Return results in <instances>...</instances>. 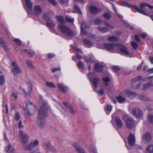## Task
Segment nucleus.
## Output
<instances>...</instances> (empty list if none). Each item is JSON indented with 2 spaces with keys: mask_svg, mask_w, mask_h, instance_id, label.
Segmentation results:
<instances>
[{
  "mask_svg": "<svg viewBox=\"0 0 153 153\" xmlns=\"http://www.w3.org/2000/svg\"><path fill=\"white\" fill-rule=\"evenodd\" d=\"M44 147L45 150L47 151H49L53 150V147H52L51 144L50 143H48L45 144L44 145Z\"/></svg>",
  "mask_w": 153,
  "mask_h": 153,
  "instance_id": "obj_26",
  "label": "nucleus"
},
{
  "mask_svg": "<svg viewBox=\"0 0 153 153\" xmlns=\"http://www.w3.org/2000/svg\"><path fill=\"white\" fill-rule=\"evenodd\" d=\"M107 39L108 41L112 42H115L118 40L117 38L114 36L108 37Z\"/></svg>",
  "mask_w": 153,
  "mask_h": 153,
  "instance_id": "obj_38",
  "label": "nucleus"
},
{
  "mask_svg": "<svg viewBox=\"0 0 153 153\" xmlns=\"http://www.w3.org/2000/svg\"><path fill=\"white\" fill-rule=\"evenodd\" d=\"M57 88L59 90L64 93L66 92L68 90V88L62 83H58Z\"/></svg>",
  "mask_w": 153,
  "mask_h": 153,
  "instance_id": "obj_17",
  "label": "nucleus"
},
{
  "mask_svg": "<svg viewBox=\"0 0 153 153\" xmlns=\"http://www.w3.org/2000/svg\"><path fill=\"white\" fill-rule=\"evenodd\" d=\"M116 99L120 103H123L126 101V99L120 95H119L116 97Z\"/></svg>",
  "mask_w": 153,
  "mask_h": 153,
  "instance_id": "obj_23",
  "label": "nucleus"
},
{
  "mask_svg": "<svg viewBox=\"0 0 153 153\" xmlns=\"http://www.w3.org/2000/svg\"><path fill=\"white\" fill-rule=\"evenodd\" d=\"M67 108L69 112L72 114H74L76 113V111L74 109L73 107L71 105H69L67 107Z\"/></svg>",
  "mask_w": 153,
  "mask_h": 153,
  "instance_id": "obj_35",
  "label": "nucleus"
},
{
  "mask_svg": "<svg viewBox=\"0 0 153 153\" xmlns=\"http://www.w3.org/2000/svg\"><path fill=\"white\" fill-rule=\"evenodd\" d=\"M145 79H143L141 76H139L136 77L132 79L131 81L133 82H136L139 81L141 80H145Z\"/></svg>",
  "mask_w": 153,
  "mask_h": 153,
  "instance_id": "obj_33",
  "label": "nucleus"
},
{
  "mask_svg": "<svg viewBox=\"0 0 153 153\" xmlns=\"http://www.w3.org/2000/svg\"><path fill=\"white\" fill-rule=\"evenodd\" d=\"M4 82V78L3 75H1L0 76V84L2 85Z\"/></svg>",
  "mask_w": 153,
  "mask_h": 153,
  "instance_id": "obj_48",
  "label": "nucleus"
},
{
  "mask_svg": "<svg viewBox=\"0 0 153 153\" xmlns=\"http://www.w3.org/2000/svg\"><path fill=\"white\" fill-rule=\"evenodd\" d=\"M152 87L149 82L144 84L143 85V87L142 88V89L145 90L146 89L149 88V87Z\"/></svg>",
  "mask_w": 153,
  "mask_h": 153,
  "instance_id": "obj_40",
  "label": "nucleus"
},
{
  "mask_svg": "<svg viewBox=\"0 0 153 153\" xmlns=\"http://www.w3.org/2000/svg\"><path fill=\"white\" fill-rule=\"evenodd\" d=\"M26 4L28 10H32L33 4L30 0L26 1Z\"/></svg>",
  "mask_w": 153,
  "mask_h": 153,
  "instance_id": "obj_37",
  "label": "nucleus"
},
{
  "mask_svg": "<svg viewBox=\"0 0 153 153\" xmlns=\"http://www.w3.org/2000/svg\"><path fill=\"white\" fill-rule=\"evenodd\" d=\"M62 4H66L68 3V0H58Z\"/></svg>",
  "mask_w": 153,
  "mask_h": 153,
  "instance_id": "obj_59",
  "label": "nucleus"
},
{
  "mask_svg": "<svg viewBox=\"0 0 153 153\" xmlns=\"http://www.w3.org/2000/svg\"><path fill=\"white\" fill-rule=\"evenodd\" d=\"M0 45L5 50H7V46L6 45L5 42L3 39L1 37L0 38Z\"/></svg>",
  "mask_w": 153,
  "mask_h": 153,
  "instance_id": "obj_29",
  "label": "nucleus"
},
{
  "mask_svg": "<svg viewBox=\"0 0 153 153\" xmlns=\"http://www.w3.org/2000/svg\"><path fill=\"white\" fill-rule=\"evenodd\" d=\"M138 98L140 100L145 101H150V99L147 96L143 94H140L138 96Z\"/></svg>",
  "mask_w": 153,
  "mask_h": 153,
  "instance_id": "obj_22",
  "label": "nucleus"
},
{
  "mask_svg": "<svg viewBox=\"0 0 153 153\" xmlns=\"http://www.w3.org/2000/svg\"><path fill=\"white\" fill-rule=\"evenodd\" d=\"M99 80V78L97 77H95L92 80L93 84L95 88L97 87V83Z\"/></svg>",
  "mask_w": 153,
  "mask_h": 153,
  "instance_id": "obj_36",
  "label": "nucleus"
},
{
  "mask_svg": "<svg viewBox=\"0 0 153 153\" xmlns=\"http://www.w3.org/2000/svg\"><path fill=\"white\" fill-rule=\"evenodd\" d=\"M26 63L30 68H34V66L32 62L31 61L27 60L26 61Z\"/></svg>",
  "mask_w": 153,
  "mask_h": 153,
  "instance_id": "obj_49",
  "label": "nucleus"
},
{
  "mask_svg": "<svg viewBox=\"0 0 153 153\" xmlns=\"http://www.w3.org/2000/svg\"><path fill=\"white\" fill-rule=\"evenodd\" d=\"M11 71L13 73L14 75L20 73L22 72L21 68L18 66L13 67Z\"/></svg>",
  "mask_w": 153,
  "mask_h": 153,
  "instance_id": "obj_19",
  "label": "nucleus"
},
{
  "mask_svg": "<svg viewBox=\"0 0 153 153\" xmlns=\"http://www.w3.org/2000/svg\"><path fill=\"white\" fill-rule=\"evenodd\" d=\"M60 28V31L63 33L66 34L70 39L72 38L74 36L73 32L70 28L64 25H58Z\"/></svg>",
  "mask_w": 153,
  "mask_h": 153,
  "instance_id": "obj_2",
  "label": "nucleus"
},
{
  "mask_svg": "<svg viewBox=\"0 0 153 153\" xmlns=\"http://www.w3.org/2000/svg\"><path fill=\"white\" fill-rule=\"evenodd\" d=\"M112 120H115L117 127L119 128H121L123 126V123L120 117L115 115L114 114L112 116Z\"/></svg>",
  "mask_w": 153,
  "mask_h": 153,
  "instance_id": "obj_7",
  "label": "nucleus"
},
{
  "mask_svg": "<svg viewBox=\"0 0 153 153\" xmlns=\"http://www.w3.org/2000/svg\"><path fill=\"white\" fill-rule=\"evenodd\" d=\"M128 143L131 146H133L135 143V138L134 134H129L128 138Z\"/></svg>",
  "mask_w": 153,
  "mask_h": 153,
  "instance_id": "obj_13",
  "label": "nucleus"
},
{
  "mask_svg": "<svg viewBox=\"0 0 153 153\" xmlns=\"http://www.w3.org/2000/svg\"><path fill=\"white\" fill-rule=\"evenodd\" d=\"M40 107L39 110L38 117L36 121L37 125L41 128H43L46 125L44 120L48 116L47 111L48 108L47 103L42 98L39 99Z\"/></svg>",
  "mask_w": 153,
  "mask_h": 153,
  "instance_id": "obj_1",
  "label": "nucleus"
},
{
  "mask_svg": "<svg viewBox=\"0 0 153 153\" xmlns=\"http://www.w3.org/2000/svg\"><path fill=\"white\" fill-rule=\"evenodd\" d=\"M46 85L50 88H56L55 85L52 82H46Z\"/></svg>",
  "mask_w": 153,
  "mask_h": 153,
  "instance_id": "obj_41",
  "label": "nucleus"
},
{
  "mask_svg": "<svg viewBox=\"0 0 153 153\" xmlns=\"http://www.w3.org/2000/svg\"><path fill=\"white\" fill-rule=\"evenodd\" d=\"M39 144V141L38 140H35L33 142H31L28 146L24 148V149L25 150H31L34 148L38 145Z\"/></svg>",
  "mask_w": 153,
  "mask_h": 153,
  "instance_id": "obj_11",
  "label": "nucleus"
},
{
  "mask_svg": "<svg viewBox=\"0 0 153 153\" xmlns=\"http://www.w3.org/2000/svg\"><path fill=\"white\" fill-rule=\"evenodd\" d=\"M74 51H76V53H78L81 52V50L76 47L74 48Z\"/></svg>",
  "mask_w": 153,
  "mask_h": 153,
  "instance_id": "obj_64",
  "label": "nucleus"
},
{
  "mask_svg": "<svg viewBox=\"0 0 153 153\" xmlns=\"http://www.w3.org/2000/svg\"><path fill=\"white\" fill-rule=\"evenodd\" d=\"M123 94L124 95L131 99L135 97L137 95L135 92L129 90L124 91Z\"/></svg>",
  "mask_w": 153,
  "mask_h": 153,
  "instance_id": "obj_9",
  "label": "nucleus"
},
{
  "mask_svg": "<svg viewBox=\"0 0 153 153\" xmlns=\"http://www.w3.org/2000/svg\"><path fill=\"white\" fill-rule=\"evenodd\" d=\"M20 116L18 113L15 114V119L16 121L18 120L20 118Z\"/></svg>",
  "mask_w": 153,
  "mask_h": 153,
  "instance_id": "obj_56",
  "label": "nucleus"
},
{
  "mask_svg": "<svg viewBox=\"0 0 153 153\" xmlns=\"http://www.w3.org/2000/svg\"><path fill=\"white\" fill-rule=\"evenodd\" d=\"M85 44L87 45V47H91L93 45L92 42L88 40L84 39L83 40Z\"/></svg>",
  "mask_w": 153,
  "mask_h": 153,
  "instance_id": "obj_32",
  "label": "nucleus"
},
{
  "mask_svg": "<svg viewBox=\"0 0 153 153\" xmlns=\"http://www.w3.org/2000/svg\"><path fill=\"white\" fill-rule=\"evenodd\" d=\"M56 18L60 25H62V24L65 23V21L63 17L61 16H56Z\"/></svg>",
  "mask_w": 153,
  "mask_h": 153,
  "instance_id": "obj_25",
  "label": "nucleus"
},
{
  "mask_svg": "<svg viewBox=\"0 0 153 153\" xmlns=\"http://www.w3.org/2000/svg\"><path fill=\"white\" fill-rule=\"evenodd\" d=\"M121 5L122 6L127 7L130 8H131V7H133V5H130L128 4L127 3L124 1H123L122 2Z\"/></svg>",
  "mask_w": 153,
  "mask_h": 153,
  "instance_id": "obj_42",
  "label": "nucleus"
},
{
  "mask_svg": "<svg viewBox=\"0 0 153 153\" xmlns=\"http://www.w3.org/2000/svg\"><path fill=\"white\" fill-rule=\"evenodd\" d=\"M103 67L102 65L97 63L95 65L94 69L95 71L97 72H101L102 71Z\"/></svg>",
  "mask_w": 153,
  "mask_h": 153,
  "instance_id": "obj_20",
  "label": "nucleus"
},
{
  "mask_svg": "<svg viewBox=\"0 0 153 153\" xmlns=\"http://www.w3.org/2000/svg\"><path fill=\"white\" fill-rule=\"evenodd\" d=\"M74 9H75L77 11V13L81 14H82L80 8L79 7H78L76 5H75L74 6Z\"/></svg>",
  "mask_w": 153,
  "mask_h": 153,
  "instance_id": "obj_50",
  "label": "nucleus"
},
{
  "mask_svg": "<svg viewBox=\"0 0 153 153\" xmlns=\"http://www.w3.org/2000/svg\"><path fill=\"white\" fill-rule=\"evenodd\" d=\"M19 134L21 143L24 145L27 144L30 138L29 136L21 130L19 131Z\"/></svg>",
  "mask_w": 153,
  "mask_h": 153,
  "instance_id": "obj_4",
  "label": "nucleus"
},
{
  "mask_svg": "<svg viewBox=\"0 0 153 153\" xmlns=\"http://www.w3.org/2000/svg\"><path fill=\"white\" fill-rule=\"evenodd\" d=\"M135 9L136 10L137 12L138 13H140L141 14H142L143 15H144L146 16H147L149 17H150L152 20L153 21V15H148L142 9H140L138 7H135V6H134Z\"/></svg>",
  "mask_w": 153,
  "mask_h": 153,
  "instance_id": "obj_18",
  "label": "nucleus"
},
{
  "mask_svg": "<svg viewBox=\"0 0 153 153\" xmlns=\"http://www.w3.org/2000/svg\"><path fill=\"white\" fill-rule=\"evenodd\" d=\"M18 127L19 129L23 128H24V126L22 125V123L21 120L19 121V122Z\"/></svg>",
  "mask_w": 153,
  "mask_h": 153,
  "instance_id": "obj_58",
  "label": "nucleus"
},
{
  "mask_svg": "<svg viewBox=\"0 0 153 153\" xmlns=\"http://www.w3.org/2000/svg\"><path fill=\"white\" fill-rule=\"evenodd\" d=\"M14 149V148L11 145L8 144L5 149V151L6 152L10 153L12 152Z\"/></svg>",
  "mask_w": 153,
  "mask_h": 153,
  "instance_id": "obj_30",
  "label": "nucleus"
},
{
  "mask_svg": "<svg viewBox=\"0 0 153 153\" xmlns=\"http://www.w3.org/2000/svg\"><path fill=\"white\" fill-rule=\"evenodd\" d=\"M77 65L80 68L82 69H83L84 68L83 63L81 61H79V62L77 64Z\"/></svg>",
  "mask_w": 153,
  "mask_h": 153,
  "instance_id": "obj_55",
  "label": "nucleus"
},
{
  "mask_svg": "<svg viewBox=\"0 0 153 153\" xmlns=\"http://www.w3.org/2000/svg\"><path fill=\"white\" fill-rule=\"evenodd\" d=\"M134 38L135 39L137 42H139L140 41V39L139 38V36L137 35H134Z\"/></svg>",
  "mask_w": 153,
  "mask_h": 153,
  "instance_id": "obj_62",
  "label": "nucleus"
},
{
  "mask_svg": "<svg viewBox=\"0 0 153 153\" xmlns=\"http://www.w3.org/2000/svg\"><path fill=\"white\" fill-rule=\"evenodd\" d=\"M135 149L137 151H139L140 150H142V148L140 147V146L138 145H136L135 146Z\"/></svg>",
  "mask_w": 153,
  "mask_h": 153,
  "instance_id": "obj_60",
  "label": "nucleus"
},
{
  "mask_svg": "<svg viewBox=\"0 0 153 153\" xmlns=\"http://www.w3.org/2000/svg\"><path fill=\"white\" fill-rule=\"evenodd\" d=\"M84 60L88 64V67L89 71H90L91 69V66L88 64V63H92L93 62V61L92 59H87L86 57H84Z\"/></svg>",
  "mask_w": 153,
  "mask_h": 153,
  "instance_id": "obj_27",
  "label": "nucleus"
},
{
  "mask_svg": "<svg viewBox=\"0 0 153 153\" xmlns=\"http://www.w3.org/2000/svg\"><path fill=\"white\" fill-rule=\"evenodd\" d=\"M13 41L19 45H20L21 44V40L15 38L13 39Z\"/></svg>",
  "mask_w": 153,
  "mask_h": 153,
  "instance_id": "obj_54",
  "label": "nucleus"
},
{
  "mask_svg": "<svg viewBox=\"0 0 153 153\" xmlns=\"http://www.w3.org/2000/svg\"><path fill=\"white\" fill-rule=\"evenodd\" d=\"M55 56V55L54 54L49 53L48 54V57L49 59H51Z\"/></svg>",
  "mask_w": 153,
  "mask_h": 153,
  "instance_id": "obj_61",
  "label": "nucleus"
},
{
  "mask_svg": "<svg viewBox=\"0 0 153 153\" xmlns=\"http://www.w3.org/2000/svg\"><path fill=\"white\" fill-rule=\"evenodd\" d=\"M98 93L100 95H102L104 93V91L103 89H102L98 91Z\"/></svg>",
  "mask_w": 153,
  "mask_h": 153,
  "instance_id": "obj_63",
  "label": "nucleus"
},
{
  "mask_svg": "<svg viewBox=\"0 0 153 153\" xmlns=\"http://www.w3.org/2000/svg\"><path fill=\"white\" fill-rule=\"evenodd\" d=\"M146 153H153V145H150L147 147Z\"/></svg>",
  "mask_w": 153,
  "mask_h": 153,
  "instance_id": "obj_24",
  "label": "nucleus"
},
{
  "mask_svg": "<svg viewBox=\"0 0 153 153\" xmlns=\"http://www.w3.org/2000/svg\"><path fill=\"white\" fill-rule=\"evenodd\" d=\"M30 57H32L34 56L35 52L32 50H30L28 54Z\"/></svg>",
  "mask_w": 153,
  "mask_h": 153,
  "instance_id": "obj_52",
  "label": "nucleus"
},
{
  "mask_svg": "<svg viewBox=\"0 0 153 153\" xmlns=\"http://www.w3.org/2000/svg\"><path fill=\"white\" fill-rule=\"evenodd\" d=\"M94 22L96 25L99 24L101 22V20L97 18L94 20Z\"/></svg>",
  "mask_w": 153,
  "mask_h": 153,
  "instance_id": "obj_51",
  "label": "nucleus"
},
{
  "mask_svg": "<svg viewBox=\"0 0 153 153\" xmlns=\"http://www.w3.org/2000/svg\"><path fill=\"white\" fill-rule=\"evenodd\" d=\"M148 121L153 124V116L151 115H149L148 116Z\"/></svg>",
  "mask_w": 153,
  "mask_h": 153,
  "instance_id": "obj_44",
  "label": "nucleus"
},
{
  "mask_svg": "<svg viewBox=\"0 0 153 153\" xmlns=\"http://www.w3.org/2000/svg\"><path fill=\"white\" fill-rule=\"evenodd\" d=\"M103 16L105 19L108 20L111 18V16L108 13H105L104 14Z\"/></svg>",
  "mask_w": 153,
  "mask_h": 153,
  "instance_id": "obj_43",
  "label": "nucleus"
},
{
  "mask_svg": "<svg viewBox=\"0 0 153 153\" xmlns=\"http://www.w3.org/2000/svg\"><path fill=\"white\" fill-rule=\"evenodd\" d=\"M152 138L150 134L149 133H146L143 136L142 140V141L145 143H149L151 140Z\"/></svg>",
  "mask_w": 153,
  "mask_h": 153,
  "instance_id": "obj_12",
  "label": "nucleus"
},
{
  "mask_svg": "<svg viewBox=\"0 0 153 153\" xmlns=\"http://www.w3.org/2000/svg\"><path fill=\"white\" fill-rule=\"evenodd\" d=\"M49 2L53 5L55 6L57 4L56 0H48Z\"/></svg>",
  "mask_w": 153,
  "mask_h": 153,
  "instance_id": "obj_57",
  "label": "nucleus"
},
{
  "mask_svg": "<svg viewBox=\"0 0 153 153\" xmlns=\"http://www.w3.org/2000/svg\"><path fill=\"white\" fill-rule=\"evenodd\" d=\"M65 20L68 22L71 23H73L74 19L70 16H66L65 17Z\"/></svg>",
  "mask_w": 153,
  "mask_h": 153,
  "instance_id": "obj_34",
  "label": "nucleus"
},
{
  "mask_svg": "<svg viewBox=\"0 0 153 153\" xmlns=\"http://www.w3.org/2000/svg\"><path fill=\"white\" fill-rule=\"evenodd\" d=\"M46 26L49 28L50 30H51V29H53L56 25L54 21L51 19L46 22Z\"/></svg>",
  "mask_w": 153,
  "mask_h": 153,
  "instance_id": "obj_16",
  "label": "nucleus"
},
{
  "mask_svg": "<svg viewBox=\"0 0 153 153\" xmlns=\"http://www.w3.org/2000/svg\"><path fill=\"white\" fill-rule=\"evenodd\" d=\"M107 110L108 112V113L107 111H106V112L107 114H109V112H111L112 110V107L109 105H107Z\"/></svg>",
  "mask_w": 153,
  "mask_h": 153,
  "instance_id": "obj_53",
  "label": "nucleus"
},
{
  "mask_svg": "<svg viewBox=\"0 0 153 153\" xmlns=\"http://www.w3.org/2000/svg\"><path fill=\"white\" fill-rule=\"evenodd\" d=\"M98 28L99 31L103 33L107 32L108 31V29L105 27L101 28L100 27L98 26Z\"/></svg>",
  "mask_w": 153,
  "mask_h": 153,
  "instance_id": "obj_39",
  "label": "nucleus"
},
{
  "mask_svg": "<svg viewBox=\"0 0 153 153\" xmlns=\"http://www.w3.org/2000/svg\"><path fill=\"white\" fill-rule=\"evenodd\" d=\"M42 17L44 19L47 21L50 20L51 18L50 15L48 13H44L42 16Z\"/></svg>",
  "mask_w": 153,
  "mask_h": 153,
  "instance_id": "obj_31",
  "label": "nucleus"
},
{
  "mask_svg": "<svg viewBox=\"0 0 153 153\" xmlns=\"http://www.w3.org/2000/svg\"><path fill=\"white\" fill-rule=\"evenodd\" d=\"M123 119L125 121L127 128L131 129L134 127V120L129 115H124L123 117Z\"/></svg>",
  "mask_w": 153,
  "mask_h": 153,
  "instance_id": "obj_3",
  "label": "nucleus"
},
{
  "mask_svg": "<svg viewBox=\"0 0 153 153\" xmlns=\"http://www.w3.org/2000/svg\"><path fill=\"white\" fill-rule=\"evenodd\" d=\"M131 45L134 49H136L138 47L137 43L134 42H131Z\"/></svg>",
  "mask_w": 153,
  "mask_h": 153,
  "instance_id": "obj_47",
  "label": "nucleus"
},
{
  "mask_svg": "<svg viewBox=\"0 0 153 153\" xmlns=\"http://www.w3.org/2000/svg\"><path fill=\"white\" fill-rule=\"evenodd\" d=\"M103 81L105 82L106 83L105 84V85L106 86H107L108 85V84L107 83L110 81V79L108 77H104L103 78Z\"/></svg>",
  "mask_w": 153,
  "mask_h": 153,
  "instance_id": "obj_46",
  "label": "nucleus"
},
{
  "mask_svg": "<svg viewBox=\"0 0 153 153\" xmlns=\"http://www.w3.org/2000/svg\"><path fill=\"white\" fill-rule=\"evenodd\" d=\"M111 68L114 72H116L120 70V68L117 66H114L111 67Z\"/></svg>",
  "mask_w": 153,
  "mask_h": 153,
  "instance_id": "obj_45",
  "label": "nucleus"
},
{
  "mask_svg": "<svg viewBox=\"0 0 153 153\" xmlns=\"http://www.w3.org/2000/svg\"><path fill=\"white\" fill-rule=\"evenodd\" d=\"M74 147L76 149V150L79 153H85V152L84 150L78 146L76 144H75L74 145Z\"/></svg>",
  "mask_w": 153,
  "mask_h": 153,
  "instance_id": "obj_28",
  "label": "nucleus"
},
{
  "mask_svg": "<svg viewBox=\"0 0 153 153\" xmlns=\"http://www.w3.org/2000/svg\"><path fill=\"white\" fill-rule=\"evenodd\" d=\"M132 112L133 115L137 118H141L143 117V111L138 108H133L132 110Z\"/></svg>",
  "mask_w": 153,
  "mask_h": 153,
  "instance_id": "obj_6",
  "label": "nucleus"
},
{
  "mask_svg": "<svg viewBox=\"0 0 153 153\" xmlns=\"http://www.w3.org/2000/svg\"><path fill=\"white\" fill-rule=\"evenodd\" d=\"M105 48L108 51L112 52L116 47L115 44L105 43L103 44Z\"/></svg>",
  "mask_w": 153,
  "mask_h": 153,
  "instance_id": "obj_15",
  "label": "nucleus"
},
{
  "mask_svg": "<svg viewBox=\"0 0 153 153\" xmlns=\"http://www.w3.org/2000/svg\"><path fill=\"white\" fill-rule=\"evenodd\" d=\"M119 48L120 51L124 54L126 55H129V53L128 51L127 48L125 46L123 45L120 46Z\"/></svg>",
  "mask_w": 153,
  "mask_h": 153,
  "instance_id": "obj_21",
  "label": "nucleus"
},
{
  "mask_svg": "<svg viewBox=\"0 0 153 153\" xmlns=\"http://www.w3.org/2000/svg\"><path fill=\"white\" fill-rule=\"evenodd\" d=\"M81 32L80 34L82 36H84L87 35V32L85 31V29H86L88 28V25L86 23L83 22H82L81 25Z\"/></svg>",
  "mask_w": 153,
  "mask_h": 153,
  "instance_id": "obj_14",
  "label": "nucleus"
},
{
  "mask_svg": "<svg viewBox=\"0 0 153 153\" xmlns=\"http://www.w3.org/2000/svg\"><path fill=\"white\" fill-rule=\"evenodd\" d=\"M89 10L90 13L92 14H97L101 11V9L93 5L90 6Z\"/></svg>",
  "mask_w": 153,
  "mask_h": 153,
  "instance_id": "obj_8",
  "label": "nucleus"
},
{
  "mask_svg": "<svg viewBox=\"0 0 153 153\" xmlns=\"http://www.w3.org/2000/svg\"><path fill=\"white\" fill-rule=\"evenodd\" d=\"M26 106L28 115H33L35 113V106L34 104L29 101L27 103Z\"/></svg>",
  "mask_w": 153,
  "mask_h": 153,
  "instance_id": "obj_5",
  "label": "nucleus"
},
{
  "mask_svg": "<svg viewBox=\"0 0 153 153\" xmlns=\"http://www.w3.org/2000/svg\"><path fill=\"white\" fill-rule=\"evenodd\" d=\"M32 12L34 15L38 16L42 13V9L39 5H36L34 6Z\"/></svg>",
  "mask_w": 153,
  "mask_h": 153,
  "instance_id": "obj_10",
  "label": "nucleus"
}]
</instances>
